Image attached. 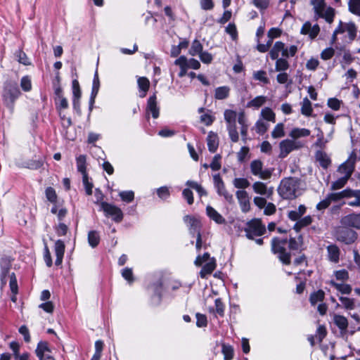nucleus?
Listing matches in <instances>:
<instances>
[{"mask_svg":"<svg viewBox=\"0 0 360 360\" xmlns=\"http://www.w3.org/2000/svg\"><path fill=\"white\" fill-rule=\"evenodd\" d=\"M302 190V181L300 179L288 177L281 180L278 193L283 199L292 200L300 195Z\"/></svg>","mask_w":360,"mask_h":360,"instance_id":"obj_1","label":"nucleus"},{"mask_svg":"<svg viewBox=\"0 0 360 360\" xmlns=\"http://www.w3.org/2000/svg\"><path fill=\"white\" fill-rule=\"evenodd\" d=\"M345 32H347V34L340 37L342 44L343 45L349 44L356 37L357 27L356 25L352 22H344L340 20L338 27L333 31L330 44L331 45L336 44L338 40V35L343 34Z\"/></svg>","mask_w":360,"mask_h":360,"instance_id":"obj_2","label":"nucleus"},{"mask_svg":"<svg viewBox=\"0 0 360 360\" xmlns=\"http://www.w3.org/2000/svg\"><path fill=\"white\" fill-rule=\"evenodd\" d=\"M310 4L313 7L314 19L323 18L329 24L332 23L335 18V9L327 6L325 0H310Z\"/></svg>","mask_w":360,"mask_h":360,"instance_id":"obj_3","label":"nucleus"},{"mask_svg":"<svg viewBox=\"0 0 360 360\" xmlns=\"http://www.w3.org/2000/svg\"><path fill=\"white\" fill-rule=\"evenodd\" d=\"M237 112L233 110H225L224 112V120L226 123V129L232 142L236 143L239 140V134L236 127Z\"/></svg>","mask_w":360,"mask_h":360,"instance_id":"obj_4","label":"nucleus"},{"mask_svg":"<svg viewBox=\"0 0 360 360\" xmlns=\"http://www.w3.org/2000/svg\"><path fill=\"white\" fill-rule=\"evenodd\" d=\"M288 240L286 238H274L271 240V250L273 252L278 255L279 259L284 264H290V254L285 249Z\"/></svg>","mask_w":360,"mask_h":360,"instance_id":"obj_5","label":"nucleus"},{"mask_svg":"<svg viewBox=\"0 0 360 360\" xmlns=\"http://www.w3.org/2000/svg\"><path fill=\"white\" fill-rule=\"evenodd\" d=\"M305 146L304 141H296L295 140L287 139L279 143V158H284L293 150H297Z\"/></svg>","mask_w":360,"mask_h":360,"instance_id":"obj_6","label":"nucleus"},{"mask_svg":"<svg viewBox=\"0 0 360 360\" xmlns=\"http://www.w3.org/2000/svg\"><path fill=\"white\" fill-rule=\"evenodd\" d=\"M250 173L262 180H268L271 177L272 171L264 168V164L260 160H254L250 163Z\"/></svg>","mask_w":360,"mask_h":360,"instance_id":"obj_7","label":"nucleus"},{"mask_svg":"<svg viewBox=\"0 0 360 360\" xmlns=\"http://www.w3.org/2000/svg\"><path fill=\"white\" fill-rule=\"evenodd\" d=\"M246 236L249 239H254L255 236H260L266 232V227L260 219H254L247 223L244 229Z\"/></svg>","mask_w":360,"mask_h":360,"instance_id":"obj_8","label":"nucleus"},{"mask_svg":"<svg viewBox=\"0 0 360 360\" xmlns=\"http://www.w3.org/2000/svg\"><path fill=\"white\" fill-rule=\"evenodd\" d=\"M356 158V153L352 151L348 159L338 167L337 172L341 174L342 176L349 179L354 171Z\"/></svg>","mask_w":360,"mask_h":360,"instance_id":"obj_9","label":"nucleus"},{"mask_svg":"<svg viewBox=\"0 0 360 360\" xmlns=\"http://www.w3.org/2000/svg\"><path fill=\"white\" fill-rule=\"evenodd\" d=\"M335 236L338 240L345 244L354 243L357 238L356 233L345 226L338 227L335 231Z\"/></svg>","mask_w":360,"mask_h":360,"instance_id":"obj_10","label":"nucleus"},{"mask_svg":"<svg viewBox=\"0 0 360 360\" xmlns=\"http://www.w3.org/2000/svg\"><path fill=\"white\" fill-rule=\"evenodd\" d=\"M100 205L106 217H111L115 222H120L122 220L123 212L118 207L106 202H101Z\"/></svg>","mask_w":360,"mask_h":360,"instance_id":"obj_11","label":"nucleus"},{"mask_svg":"<svg viewBox=\"0 0 360 360\" xmlns=\"http://www.w3.org/2000/svg\"><path fill=\"white\" fill-rule=\"evenodd\" d=\"M183 219L192 236L201 235L202 223L200 217L188 214Z\"/></svg>","mask_w":360,"mask_h":360,"instance_id":"obj_12","label":"nucleus"},{"mask_svg":"<svg viewBox=\"0 0 360 360\" xmlns=\"http://www.w3.org/2000/svg\"><path fill=\"white\" fill-rule=\"evenodd\" d=\"M20 94L18 84L7 82L4 85L3 97L6 102L13 103Z\"/></svg>","mask_w":360,"mask_h":360,"instance_id":"obj_13","label":"nucleus"},{"mask_svg":"<svg viewBox=\"0 0 360 360\" xmlns=\"http://www.w3.org/2000/svg\"><path fill=\"white\" fill-rule=\"evenodd\" d=\"M214 180V184L215 188H217V193L219 195H221L224 198V199L229 202V203H231L233 202V197L231 193L227 191L226 189L224 183L221 178L219 174H215L213 176Z\"/></svg>","mask_w":360,"mask_h":360,"instance_id":"obj_14","label":"nucleus"},{"mask_svg":"<svg viewBox=\"0 0 360 360\" xmlns=\"http://www.w3.org/2000/svg\"><path fill=\"white\" fill-rule=\"evenodd\" d=\"M12 260L8 257H2L0 260V267H1V274H0V279L1 282V285L4 286L7 283V276L9 278V274L11 266Z\"/></svg>","mask_w":360,"mask_h":360,"instance_id":"obj_15","label":"nucleus"},{"mask_svg":"<svg viewBox=\"0 0 360 360\" xmlns=\"http://www.w3.org/2000/svg\"><path fill=\"white\" fill-rule=\"evenodd\" d=\"M252 188L255 193L265 196L267 198H270L272 196L274 191V187H268L266 184L260 181L254 182Z\"/></svg>","mask_w":360,"mask_h":360,"instance_id":"obj_16","label":"nucleus"},{"mask_svg":"<svg viewBox=\"0 0 360 360\" xmlns=\"http://www.w3.org/2000/svg\"><path fill=\"white\" fill-rule=\"evenodd\" d=\"M236 196L241 211L243 213L248 212L250 210V202L248 192L245 190H238Z\"/></svg>","mask_w":360,"mask_h":360,"instance_id":"obj_17","label":"nucleus"},{"mask_svg":"<svg viewBox=\"0 0 360 360\" xmlns=\"http://www.w3.org/2000/svg\"><path fill=\"white\" fill-rule=\"evenodd\" d=\"M333 323L338 328L342 335H345L347 333L349 321L347 317L338 314H333Z\"/></svg>","mask_w":360,"mask_h":360,"instance_id":"obj_18","label":"nucleus"},{"mask_svg":"<svg viewBox=\"0 0 360 360\" xmlns=\"http://www.w3.org/2000/svg\"><path fill=\"white\" fill-rule=\"evenodd\" d=\"M320 32V27L319 25L316 24L311 25V23L309 21L304 22L301 28V34H306L311 39H315Z\"/></svg>","mask_w":360,"mask_h":360,"instance_id":"obj_19","label":"nucleus"},{"mask_svg":"<svg viewBox=\"0 0 360 360\" xmlns=\"http://www.w3.org/2000/svg\"><path fill=\"white\" fill-rule=\"evenodd\" d=\"M341 224L345 226L360 229V214H350L341 219Z\"/></svg>","mask_w":360,"mask_h":360,"instance_id":"obj_20","label":"nucleus"},{"mask_svg":"<svg viewBox=\"0 0 360 360\" xmlns=\"http://www.w3.org/2000/svg\"><path fill=\"white\" fill-rule=\"evenodd\" d=\"M150 112L152 114V117L154 119H157L159 117L160 114V108L158 106L157 103V98L155 94L150 96L147 101L146 106V114Z\"/></svg>","mask_w":360,"mask_h":360,"instance_id":"obj_21","label":"nucleus"},{"mask_svg":"<svg viewBox=\"0 0 360 360\" xmlns=\"http://www.w3.org/2000/svg\"><path fill=\"white\" fill-rule=\"evenodd\" d=\"M280 54L285 58L287 56L285 44L281 41H276L269 52V56L272 60L278 58Z\"/></svg>","mask_w":360,"mask_h":360,"instance_id":"obj_22","label":"nucleus"},{"mask_svg":"<svg viewBox=\"0 0 360 360\" xmlns=\"http://www.w3.org/2000/svg\"><path fill=\"white\" fill-rule=\"evenodd\" d=\"M311 134V131L306 128L295 127L290 131L288 136L296 141H302V138L307 137Z\"/></svg>","mask_w":360,"mask_h":360,"instance_id":"obj_23","label":"nucleus"},{"mask_svg":"<svg viewBox=\"0 0 360 360\" xmlns=\"http://www.w3.org/2000/svg\"><path fill=\"white\" fill-rule=\"evenodd\" d=\"M65 243L63 240H58L56 241L55 245H54V251H55V255L56 256V259L55 261V264L56 266H60L63 262V259L64 252H65Z\"/></svg>","mask_w":360,"mask_h":360,"instance_id":"obj_24","label":"nucleus"},{"mask_svg":"<svg viewBox=\"0 0 360 360\" xmlns=\"http://www.w3.org/2000/svg\"><path fill=\"white\" fill-rule=\"evenodd\" d=\"M316 160L323 169H328L331 165V160L328 154L323 150H318L315 153Z\"/></svg>","mask_w":360,"mask_h":360,"instance_id":"obj_25","label":"nucleus"},{"mask_svg":"<svg viewBox=\"0 0 360 360\" xmlns=\"http://www.w3.org/2000/svg\"><path fill=\"white\" fill-rule=\"evenodd\" d=\"M206 213L207 216L218 224H225L226 219L219 214L214 208L208 205L206 207Z\"/></svg>","mask_w":360,"mask_h":360,"instance_id":"obj_26","label":"nucleus"},{"mask_svg":"<svg viewBox=\"0 0 360 360\" xmlns=\"http://www.w3.org/2000/svg\"><path fill=\"white\" fill-rule=\"evenodd\" d=\"M216 268V260L214 257L207 262L202 267L200 271V276L201 278H205L207 275H210Z\"/></svg>","mask_w":360,"mask_h":360,"instance_id":"obj_27","label":"nucleus"},{"mask_svg":"<svg viewBox=\"0 0 360 360\" xmlns=\"http://www.w3.org/2000/svg\"><path fill=\"white\" fill-rule=\"evenodd\" d=\"M328 259L333 263H338L340 259V251L336 245H330L327 247Z\"/></svg>","mask_w":360,"mask_h":360,"instance_id":"obj_28","label":"nucleus"},{"mask_svg":"<svg viewBox=\"0 0 360 360\" xmlns=\"http://www.w3.org/2000/svg\"><path fill=\"white\" fill-rule=\"evenodd\" d=\"M207 142L209 150L211 153H214L219 146L217 135L212 131H210L207 138Z\"/></svg>","mask_w":360,"mask_h":360,"instance_id":"obj_29","label":"nucleus"},{"mask_svg":"<svg viewBox=\"0 0 360 360\" xmlns=\"http://www.w3.org/2000/svg\"><path fill=\"white\" fill-rule=\"evenodd\" d=\"M307 210L304 205H300L297 210L288 212V217L292 221H297L305 214Z\"/></svg>","mask_w":360,"mask_h":360,"instance_id":"obj_30","label":"nucleus"},{"mask_svg":"<svg viewBox=\"0 0 360 360\" xmlns=\"http://www.w3.org/2000/svg\"><path fill=\"white\" fill-rule=\"evenodd\" d=\"M267 101V98L264 96H258L250 101L247 103V108L258 109L262 106Z\"/></svg>","mask_w":360,"mask_h":360,"instance_id":"obj_31","label":"nucleus"},{"mask_svg":"<svg viewBox=\"0 0 360 360\" xmlns=\"http://www.w3.org/2000/svg\"><path fill=\"white\" fill-rule=\"evenodd\" d=\"M231 89L227 86L217 87L214 91V98L217 100H224L229 96Z\"/></svg>","mask_w":360,"mask_h":360,"instance_id":"obj_32","label":"nucleus"},{"mask_svg":"<svg viewBox=\"0 0 360 360\" xmlns=\"http://www.w3.org/2000/svg\"><path fill=\"white\" fill-rule=\"evenodd\" d=\"M9 286L12 293L13 294V296L11 297V300L13 302H15L17 300L16 294L18 292V286L17 283V279L14 273H11V274L9 275Z\"/></svg>","mask_w":360,"mask_h":360,"instance_id":"obj_33","label":"nucleus"},{"mask_svg":"<svg viewBox=\"0 0 360 360\" xmlns=\"http://www.w3.org/2000/svg\"><path fill=\"white\" fill-rule=\"evenodd\" d=\"M330 284L342 294L349 295L352 290V286L349 284L338 283L333 281H331Z\"/></svg>","mask_w":360,"mask_h":360,"instance_id":"obj_34","label":"nucleus"},{"mask_svg":"<svg viewBox=\"0 0 360 360\" xmlns=\"http://www.w3.org/2000/svg\"><path fill=\"white\" fill-rule=\"evenodd\" d=\"M313 108L311 101L308 98H304L301 103V113L307 117L311 115Z\"/></svg>","mask_w":360,"mask_h":360,"instance_id":"obj_35","label":"nucleus"},{"mask_svg":"<svg viewBox=\"0 0 360 360\" xmlns=\"http://www.w3.org/2000/svg\"><path fill=\"white\" fill-rule=\"evenodd\" d=\"M339 300L345 310H353L356 307L355 300L354 298L341 296L339 297Z\"/></svg>","mask_w":360,"mask_h":360,"instance_id":"obj_36","label":"nucleus"},{"mask_svg":"<svg viewBox=\"0 0 360 360\" xmlns=\"http://www.w3.org/2000/svg\"><path fill=\"white\" fill-rule=\"evenodd\" d=\"M138 85H139V89L142 91L141 94H140V96L141 98L145 97L146 95V92L148 91V90L149 89V86H150L149 80L145 77H139L138 79Z\"/></svg>","mask_w":360,"mask_h":360,"instance_id":"obj_37","label":"nucleus"},{"mask_svg":"<svg viewBox=\"0 0 360 360\" xmlns=\"http://www.w3.org/2000/svg\"><path fill=\"white\" fill-rule=\"evenodd\" d=\"M77 171L79 172L82 176L87 174L86 173V158L84 155H80L76 158Z\"/></svg>","mask_w":360,"mask_h":360,"instance_id":"obj_38","label":"nucleus"},{"mask_svg":"<svg viewBox=\"0 0 360 360\" xmlns=\"http://www.w3.org/2000/svg\"><path fill=\"white\" fill-rule=\"evenodd\" d=\"M233 185L238 190H245L250 186V183L246 178H235L233 180Z\"/></svg>","mask_w":360,"mask_h":360,"instance_id":"obj_39","label":"nucleus"},{"mask_svg":"<svg viewBox=\"0 0 360 360\" xmlns=\"http://www.w3.org/2000/svg\"><path fill=\"white\" fill-rule=\"evenodd\" d=\"M325 293L322 290H319L311 294L309 301L311 305L314 306L319 302H323Z\"/></svg>","mask_w":360,"mask_h":360,"instance_id":"obj_40","label":"nucleus"},{"mask_svg":"<svg viewBox=\"0 0 360 360\" xmlns=\"http://www.w3.org/2000/svg\"><path fill=\"white\" fill-rule=\"evenodd\" d=\"M261 116L266 121L275 122L276 115L270 108H264L261 111Z\"/></svg>","mask_w":360,"mask_h":360,"instance_id":"obj_41","label":"nucleus"},{"mask_svg":"<svg viewBox=\"0 0 360 360\" xmlns=\"http://www.w3.org/2000/svg\"><path fill=\"white\" fill-rule=\"evenodd\" d=\"M88 242L92 248L96 247L100 242V236L96 231H91L88 233Z\"/></svg>","mask_w":360,"mask_h":360,"instance_id":"obj_42","label":"nucleus"},{"mask_svg":"<svg viewBox=\"0 0 360 360\" xmlns=\"http://www.w3.org/2000/svg\"><path fill=\"white\" fill-rule=\"evenodd\" d=\"M349 11L358 16H360V0H348Z\"/></svg>","mask_w":360,"mask_h":360,"instance_id":"obj_43","label":"nucleus"},{"mask_svg":"<svg viewBox=\"0 0 360 360\" xmlns=\"http://www.w3.org/2000/svg\"><path fill=\"white\" fill-rule=\"evenodd\" d=\"M215 117L212 114L210 110H207L205 112L202 113L200 117V120L201 122L205 124L206 126L211 125L214 121Z\"/></svg>","mask_w":360,"mask_h":360,"instance_id":"obj_44","label":"nucleus"},{"mask_svg":"<svg viewBox=\"0 0 360 360\" xmlns=\"http://www.w3.org/2000/svg\"><path fill=\"white\" fill-rule=\"evenodd\" d=\"M302 236H299L297 239L295 238H290L288 242V247L290 250H300L302 246Z\"/></svg>","mask_w":360,"mask_h":360,"instance_id":"obj_45","label":"nucleus"},{"mask_svg":"<svg viewBox=\"0 0 360 360\" xmlns=\"http://www.w3.org/2000/svg\"><path fill=\"white\" fill-rule=\"evenodd\" d=\"M275 70L277 72L285 71L289 68V63L285 58H277L276 59Z\"/></svg>","mask_w":360,"mask_h":360,"instance_id":"obj_46","label":"nucleus"},{"mask_svg":"<svg viewBox=\"0 0 360 360\" xmlns=\"http://www.w3.org/2000/svg\"><path fill=\"white\" fill-rule=\"evenodd\" d=\"M202 51V45L200 41L195 39L193 41L189 49V54L194 56L199 55Z\"/></svg>","mask_w":360,"mask_h":360,"instance_id":"obj_47","label":"nucleus"},{"mask_svg":"<svg viewBox=\"0 0 360 360\" xmlns=\"http://www.w3.org/2000/svg\"><path fill=\"white\" fill-rule=\"evenodd\" d=\"M15 59L20 63L25 65H28L30 64L29 59L25 53L22 51V49H18L15 52Z\"/></svg>","mask_w":360,"mask_h":360,"instance_id":"obj_48","label":"nucleus"},{"mask_svg":"<svg viewBox=\"0 0 360 360\" xmlns=\"http://www.w3.org/2000/svg\"><path fill=\"white\" fill-rule=\"evenodd\" d=\"M48 343L46 342H40L36 349V354L39 359H42L44 356V352H47L49 350Z\"/></svg>","mask_w":360,"mask_h":360,"instance_id":"obj_49","label":"nucleus"},{"mask_svg":"<svg viewBox=\"0 0 360 360\" xmlns=\"http://www.w3.org/2000/svg\"><path fill=\"white\" fill-rule=\"evenodd\" d=\"M285 136L284 124L283 123L277 124L271 132V136L274 139L281 138Z\"/></svg>","mask_w":360,"mask_h":360,"instance_id":"obj_50","label":"nucleus"},{"mask_svg":"<svg viewBox=\"0 0 360 360\" xmlns=\"http://www.w3.org/2000/svg\"><path fill=\"white\" fill-rule=\"evenodd\" d=\"M45 195L47 200L53 204H56L57 202L58 196L56 193V191L52 187H47L45 191Z\"/></svg>","mask_w":360,"mask_h":360,"instance_id":"obj_51","label":"nucleus"},{"mask_svg":"<svg viewBox=\"0 0 360 360\" xmlns=\"http://www.w3.org/2000/svg\"><path fill=\"white\" fill-rule=\"evenodd\" d=\"M269 128V124L263 120H258L255 123V130L259 134H264Z\"/></svg>","mask_w":360,"mask_h":360,"instance_id":"obj_52","label":"nucleus"},{"mask_svg":"<svg viewBox=\"0 0 360 360\" xmlns=\"http://www.w3.org/2000/svg\"><path fill=\"white\" fill-rule=\"evenodd\" d=\"M253 78L255 80L260 81L264 84H269V79L266 77V72L264 70L256 71L253 73Z\"/></svg>","mask_w":360,"mask_h":360,"instance_id":"obj_53","label":"nucleus"},{"mask_svg":"<svg viewBox=\"0 0 360 360\" xmlns=\"http://www.w3.org/2000/svg\"><path fill=\"white\" fill-rule=\"evenodd\" d=\"M349 179L341 176L338 178L336 181H333L331 184V190H338L343 188L345 184L347 183Z\"/></svg>","mask_w":360,"mask_h":360,"instance_id":"obj_54","label":"nucleus"},{"mask_svg":"<svg viewBox=\"0 0 360 360\" xmlns=\"http://www.w3.org/2000/svg\"><path fill=\"white\" fill-rule=\"evenodd\" d=\"M221 352L224 356V360H231L233 359V349L231 346L223 344Z\"/></svg>","mask_w":360,"mask_h":360,"instance_id":"obj_55","label":"nucleus"},{"mask_svg":"<svg viewBox=\"0 0 360 360\" xmlns=\"http://www.w3.org/2000/svg\"><path fill=\"white\" fill-rule=\"evenodd\" d=\"M82 181L86 195H91L92 194L93 184L89 182L88 174L82 176Z\"/></svg>","mask_w":360,"mask_h":360,"instance_id":"obj_56","label":"nucleus"},{"mask_svg":"<svg viewBox=\"0 0 360 360\" xmlns=\"http://www.w3.org/2000/svg\"><path fill=\"white\" fill-rule=\"evenodd\" d=\"M221 156L219 154L214 155L212 161L210 165V167L213 171H218L221 169Z\"/></svg>","mask_w":360,"mask_h":360,"instance_id":"obj_57","label":"nucleus"},{"mask_svg":"<svg viewBox=\"0 0 360 360\" xmlns=\"http://www.w3.org/2000/svg\"><path fill=\"white\" fill-rule=\"evenodd\" d=\"M20 86L25 91H30L32 89L31 79L28 76L22 77L20 81Z\"/></svg>","mask_w":360,"mask_h":360,"instance_id":"obj_58","label":"nucleus"},{"mask_svg":"<svg viewBox=\"0 0 360 360\" xmlns=\"http://www.w3.org/2000/svg\"><path fill=\"white\" fill-rule=\"evenodd\" d=\"M119 195L121 199L126 202H130L133 201L134 198V193L131 191H122L120 193Z\"/></svg>","mask_w":360,"mask_h":360,"instance_id":"obj_59","label":"nucleus"},{"mask_svg":"<svg viewBox=\"0 0 360 360\" xmlns=\"http://www.w3.org/2000/svg\"><path fill=\"white\" fill-rule=\"evenodd\" d=\"M122 277L127 280L129 283H132L134 281L133 271L131 268H124L122 271Z\"/></svg>","mask_w":360,"mask_h":360,"instance_id":"obj_60","label":"nucleus"},{"mask_svg":"<svg viewBox=\"0 0 360 360\" xmlns=\"http://www.w3.org/2000/svg\"><path fill=\"white\" fill-rule=\"evenodd\" d=\"M335 54V50L332 47L325 49L321 53V58L327 60L330 59Z\"/></svg>","mask_w":360,"mask_h":360,"instance_id":"obj_61","label":"nucleus"},{"mask_svg":"<svg viewBox=\"0 0 360 360\" xmlns=\"http://www.w3.org/2000/svg\"><path fill=\"white\" fill-rule=\"evenodd\" d=\"M335 276L337 280L341 281H346L349 279L348 271L345 269L338 270L334 272Z\"/></svg>","mask_w":360,"mask_h":360,"instance_id":"obj_62","label":"nucleus"},{"mask_svg":"<svg viewBox=\"0 0 360 360\" xmlns=\"http://www.w3.org/2000/svg\"><path fill=\"white\" fill-rule=\"evenodd\" d=\"M215 313L219 314L221 316H224V304H223L220 298H217L215 300Z\"/></svg>","mask_w":360,"mask_h":360,"instance_id":"obj_63","label":"nucleus"},{"mask_svg":"<svg viewBox=\"0 0 360 360\" xmlns=\"http://www.w3.org/2000/svg\"><path fill=\"white\" fill-rule=\"evenodd\" d=\"M327 105L330 108L338 110L340 108L341 101L336 98H330L328 100Z\"/></svg>","mask_w":360,"mask_h":360,"instance_id":"obj_64","label":"nucleus"}]
</instances>
